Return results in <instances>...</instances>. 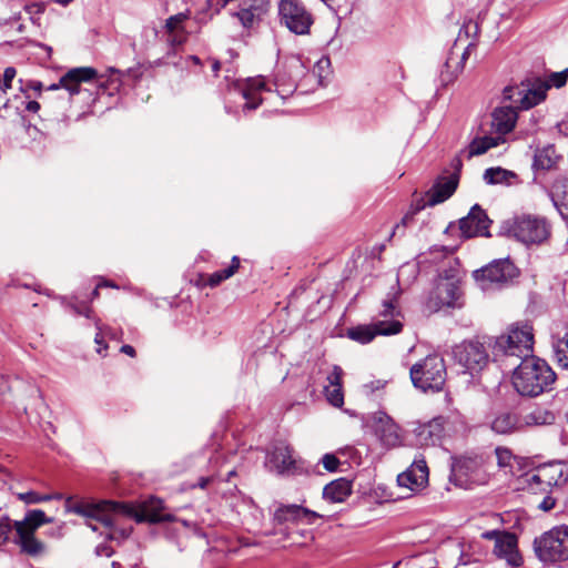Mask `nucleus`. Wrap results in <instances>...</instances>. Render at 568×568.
I'll return each mask as SVG.
<instances>
[{
    "instance_id": "f257e3e1",
    "label": "nucleus",
    "mask_w": 568,
    "mask_h": 568,
    "mask_svg": "<svg viewBox=\"0 0 568 568\" xmlns=\"http://www.w3.org/2000/svg\"><path fill=\"white\" fill-rule=\"evenodd\" d=\"M272 514L273 529L266 535L281 536V540L290 541L291 545H304L312 539L307 529H300V525H313L316 519L323 516L297 504L275 503Z\"/></svg>"
},
{
    "instance_id": "f03ea898",
    "label": "nucleus",
    "mask_w": 568,
    "mask_h": 568,
    "mask_svg": "<svg viewBox=\"0 0 568 568\" xmlns=\"http://www.w3.org/2000/svg\"><path fill=\"white\" fill-rule=\"evenodd\" d=\"M556 374L548 363L539 357H528L517 365L513 385L523 396L536 397L552 389Z\"/></svg>"
},
{
    "instance_id": "7ed1b4c3",
    "label": "nucleus",
    "mask_w": 568,
    "mask_h": 568,
    "mask_svg": "<svg viewBox=\"0 0 568 568\" xmlns=\"http://www.w3.org/2000/svg\"><path fill=\"white\" fill-rule=\"evenodd\" d=\"M71 513L87 518V525L93 530L105 535L109 539L115 538L114 524L116 515H132V507L115 501L104 500L99 504L75 503L69 507Z\"/></svg>"
},
{
    "instance_id": "20e7f679",
    "label": "nucleus",
    "mask_w": 568,
    "mask_h": 568,
    "mask_svg": "<svg viewBox=\"0 0 568 568\" xmlns=\"http://www.w3.org/2000/svg\"><path fill=\"white\" fill-rule=\"evenodd\" d=\"M488 343L495 356H514L520 361L534 357V333L527 323L511 325L506 334L489 337Z\"/></svg>"
},
{
    "instance_id": "39448f33",
    "label": "nucleus",
    "mask_w": 568,
    "mask_h": 568,
    "mask_svg": "<svg viewBox=\"0 0 568 568\" xmlns=\"http://www.w3.org/2000/svg\"><path fill=\"white\" fill-rule=\"evenodd\" d=\"M414 387L422 392H439L446 382L447 371L439 354H429L419 359L409 369Z\"/></svg>"
},
{
    "instance_id": "423d86ee",
    "label": "nucleus",
    "mask_w": 568,
    "mask_h": 568,
    "mask_svg": "<svg viewBox=\"0 0 568 568\" xmlns=\"http://www.w3.org/2000/svg\"><path fill=\"white\" fill-rule=\"evenodd\" d=\"M508 235L526 244H541L550 235V224L545 217L523 214L504 225Z\"/></svg>"
},
{
    "instance_id": "0eeeda50",
    "label": "nucleus",
    "mask_w": 568,
    "mask_h": 568,
    "mask_svg": "<svg viewBox=\"0 0 568 568\" xmlns=\"http://www.w3.org/2000/svg\"><path fill=\"white\" fill-rule=\"evenodd\" d=\"M537 557L546 564L568 560V526H557L534 541Z\"/></svg>"
},
{
    "instance_id": "6e6552de",
    "label": "nucleus",
    "mask_w": 568,
    "mask_h": 568,
    "mask_svg": "<svg viewBox=\"0 0 568 568\" xmlns=\"http://www.w3.org/2000/svg\"><path fill=\"white\" fill-rule=\"evenodd\" d=\"M518 274V270L509 258L494 260L486 266L473 272V276L484 291L510 282Z\"/></svg>"
},
{
    "instance_id": "1a4fd4ad",
    "label": "nucleus",
    "mask_w": 568,
    "mask_h": 568,
    "mask_svg": "<svg viewBox=\"0 0 568 568\" xmlns=\"http://www.w3.org/2000/svg\"><path fill=\"white\" fill-rule=\"evenodd\" d=\"M278 17L282 24L298 36L308 34L314 22L311 12L301 0H281Z\"/></svg>"
},
{
    "instance_id": "9d476101",
    "label": "nucleus",
    "mask_w": 568,
    "mask_h": 568,
    "mask_svg": "<svg viewBox=\"0 0 568 568\" xmlns=\"http://www.w3.org/2000/svg\"><path fill=\"white\" fill-rule=\"evenodd\" d=\"M455 361L470 375L479 373L488 363L489 355L478 339L464 341L453 349Z\"/></svg>"
},
{
    "instance_id": "9b49d317",
    "label": "nucleus",
    "mask_w": 568,
    "mask_h": 568,
    "mask_svg": "<svg viewBox=\"0 0 568 568\" xmlns=\"http://www.w3.org/2000/svg\"><path fill=\"white\" fill-rule=\"evenodd\" d=\"M483 465L484 460L479 456L454 458L450 466L449 479L456 486L467 488L469 485L483 480Z\"/></svg>"
},
{
    "instance_id": "f8f14e48",
    "label": "nucleus",
    "mask_w": 568,
    "mask_h": 568,
    "mask_svg": "<svg viewBox=\"0 0 568 568\" xmlns=\"http://www.w3.org/2000/svg\"><path fill=\"white\" fill-rule=\"evenodd\" d=\"M545 88H537L535 82L531 85L523 82L520 85L506 87L503 97L505 101L510 102L508 106H513L516 111L518 109L528 110L544 101L542 90Z\"/></svg>"
},
{
    "instance_id": "ddd939ff",
    "label": "nucleus",
    "mask_w": 568,
    "mask_h": 568,
    "mask_svg": "<svg viewBox=\"0 0 568 568\" xmlns=\"http://www.w3.org/2000/svg\"><path fill=\"white\" fill-rule=\"evenodd\" d=\"M463 291L459 281L446 278L438 282L428 298V307L438 311L443 307H462Z\"/></svg>"
},
{
    "instance_id": "4468645a",
    "label": "nucleus",
    "mask_w": 568,
    "mask_h": 568,
    "mask_svg": "<svg viewBox=\"0 0 568 568\" xmlns=\"http://www.w3.org/2000/svg\"><path fill=\"white\" fill-rule=\"evenodd\" d=\"M366 423L385 447L400 445L399 426L386 413L375 412L367 417Z\"/></svg>"
},
{
    "instance_id": "2eb2a0df",
    "label": "nucleus",
    "mask_w": 568,
    "mask_h": 568,
    "mask_svg": "<svg viewBox=\"0 0 568 568\" xmlns=\"http://www.w3.org/2000/svg\"><path fill=\"white\" fill-rule=\"evenodd\" d=\"M400 321H377L371 325H358L347 331V336L361 344H367L377 335H395L402 332Z\"/></svg>"
},
{
    "instance_id": "dca6fc26",
    "label": "nucleus",
    "mask_w": 568,
    "mask_h": 568,
    "mask_svg": "<svg viewBox=\"0 0 568 568\" xmlns=\"http://www.w3.org/2000/svg\"><path fill=\"white\" fill-rule=\"evenodd\" d=\"M462 160L459 158H455L453 160V166L455 168V172L449 176H440L437 179L433 187L426 193V205L435 206L439 203L448 200L456 191L459 181V170L462 169Z\"/></svg>"
},
{
    "instance_id": "f3484780",
    "label": "nucleus",
    "mask_w": 568,
    "mask_h": 568,
    "mask_svg": "<svg viewBox=\"0 0 568 568\" xmlns=\"http://www.w3.org/2000/svg\"><path fill=\"white\" fill-rule=\"evenodd\" d=\"M491 220L479 204H475L469 213L459 220V230L463 236H490L488 231Z\"/></svg>"
},
{
    "instance_id": "a211bd4d",
    "label": "nucleus",
    "mask_w": 568,
    "mask_h": 568,
    "mask_svg": "<svg viewBox=\"0 0 568 568\" xmlns=\"http://www.w3.org/2000/svg\"><path fill=\"white\" fill-rule=\"evenodd\" d=\"M266 467L278 475H291L296 471V460L293 458V449L285 443H277L267 454Z\"/></svg>"
},
{
    "instance_id": "6ab92c4d",
    "label": "nucleus",
    "mask_w": 568,
    "mask_h": 568,
    "mask_svg": "<svg viewBox=\"0 0 568 568\" xmlns=\"http://www.w3.org/2000/svg\"><path fill=\"white\" fill-rule=\"evenodd\" d=\"M97 78L98 72L92 67L73 68L62 75L58 83H53L48 87V90L64 88L70 95H74L80 92V85L82 82H90Z\"/></svg>"
},
{
    "instance_id": "aec40b11",
    "label": "nucleus",
    "mask_w": 568,
    "mask_h": 568,
    "mask_svg": "<svg viewBox=\"0 0 568 568\" xmlns=\"http://www.w3.org/2000/svg\"><path fill=\"white\" fill-rule=\"evenodd\" d=\"M532 485H544V487H560L568 480V468L561 463H552L540 466L536 473L530 475Z\"/></svg>"
},
{
    "instance_id": "412c9836",
    "label": "nucleus",
    "mask_w": 568,
    "mask_h": 568,
    "mask_svg": "<svg viewBox=\"0 0 568 568\" xmlns=\"http://www.w3.org/2000/svg\"><path fill=\"white\" fill-rule=\"evenodd\" d=\"M399 486L410 490L419 489L428 483V467L423 457L415 458L409 468L397 476Z\"/></svg>"
},
{
    "instance_id": "4be33fe9",
    "label": "nucleus",
    "mask_w": 568,
    "mask_h": 568,
    "mask_svg": "<svg viewBox=\"0 0 568 568\" xmlns=\"http://www.w3.org/2000/svg\"><path fill=\"white\" fill-rule=\"evenodd\" d=\"M494 554L505 559L513 568H518L523 564V557L517 548V537L513 532L504 531L501 538L495 542Z\"/></svg>"
},
{
    "instance_id": "5701e85b",
    "label": "nucleus",
    "mask_w": 568,
    "mask_h": 568,
    "mask_svg": "<svg viewBox=\"0 0 568 568\" xmlns=\"http://www.w3.org/2000/svg\"><path fill=\"white\" fill-rule=\"evenodd\" d=\"M444 432L445 418L443 416L435 417L414 429L416 440L420 446H435L444 436Z\"/></svg>"
},
{
    "instance_id": "b1692460",
    "label": "nucleus",
    "mask_w": 568,
    "mask_h": 568,
    "mask_svg": "<svg viewBox=\"0 0 568 568\" xmlns=\"http://www.w3.org/2000/svg\"><path fill=\"white\" fill-rule=\"evenodd\" d=\"M189 17V12H180L165 20L164 31L170 47L176 48L186 42L189 32L184 28V22Z\"/></svg>"
},
{
    "instance_id": "393cba45",
    "label": "nucleus",
    "mask_w": 568,
    "mask_h": 568,
    "mask_svg": "<svg viewBox=\"0 0 568 568\" xmlns=\"http://www.w3.org/2000/svg\"><path fill=\"white\" fill-rule=\"evenodd\" d=\"M516 121L517 111L513 106H499L491 113V128L501 138L513 131Z\"/></svg>"
},
{
    "instance_id": "a878e982",
    "label": "nucleus",
    "mask_w": 568,
    "mask_h": 568,
    "mask_svg": "<svg viewBox=\"0 0 568 568\" xmlns=\"http://www.w3.org/2000/svg\"><path fill=\"white\" fill-rule=\"evenodd\" d=\"M560 160L561 155L556 152L555 145L547 144L535 150L531 169L535 172L550 171L556 168Z\"/></svg>"
},
{
    "instance_id": "bb28decb",
    "label": "nucleus",
    "mask_w": 568,
    "mask_h": 568,
    "mask_svg": "<svg viewBox=\"0 0 568 568\" xmlns=\"http://www.w3.org/2000/svg\"><path fill=\"white\" fill-rule=\"evenodd\" d=\"M16 529V544L20 546L22 552L37 557L45 551V545L36 537V532L23 530L21 527Z\"/></svg>"
},
{
    "instance_id": "cd10ccee",
    "label": "nucleus",
    "mask_w": 568,
    "mask_h": 568,
    "mask_svg": "<svg viewBox=\"0 0 568 568\" xmlns=\"http://www.w3.org/2000/svg\"><path fill=\"white\" fill-rule=\"evenodd\" d=\"M263 90L270 91V89L266 88L264 78L258 77L247 80L245 87L242 90V95L246 100L245 104L243 105L244 111L255 110L261 105L262 99L258 97V94Z\"/></svg>"
},
{
    "instance_id": "c85d7f7f",
    "label": "nucleus",
    "mask_w": 568,
    "mask_h": 568,
    "mask_svg": "<svg viewBox=\"0 0 568 568\" xmlns=\"http://www.w3.org/2000/svg\"><path fill=\"white\" fill-rule=\"evenodd\" d=\"M352 494V481L338 478L327 484L323 489V498L331 503H343Z\"/></svg>"
},
{
    "instance_id": "c756f323",
    "label": "nucleus",
    "mask_w": 568,
    "mask_h": 568,
    "mask_svg": "<svg viewBox=\"0 0 568 568\" xmlns=\"http://www.w3.org/2000/svg\"><path fill=\"white\" fill-rule=\"evenodd\" d=\"M53 519L48 517L43 510L41 509H31L26 513V516L22 520L14 521V528L21 527L23 530H30L36 532V530L42 526L43 524L52 523Z\"/></svg>"
},
{
    "instance_id": "7c9ffc66",
    "label": "nucleus",
    "mask_w": 568,
    "mask_h": 568,
    "mask_svg": "<svg viewBox=\"0 0 568 568\" xmlns=\"http://www.w3.org/2000/svg\"><path fill=\"white\" fill-rule=\"evenodd\" d=\"M484 181L487 184L494 185V184H507L510 185L513 180L517 179V175L515 172L503 169V168H489L485 170Z\"/></svg>"
},
{
    "instance_id": "2f4dec72",
    "label": "nucleus",
    "mask_w": 568,
    "mask_h": 568,
    "mask_svg": "<svg viewBox=\"0 0 568 568\" xmlns=\"http://www.w3.org/2000/svg\"><path fill=\"white\" fill-rule=\"evenodd\" d=\"M475 47V43L474 42H470L467 48L464 50L462 57L459 59H455L453 53H450V55L447 58L446 62H445V68H446V71L448 72L450 69H454L453 70V74L450 77H447L445 75L444 72H442V81L447 83L449 81H453L457 74L459 72L463 71L464 69V64H465V61L468 59L469 57V50L470 48Z\"/></svg>"
},
{
    "instance_id": "473e14b6",
    "label": "nucleus",
    "mask_w": 568,
    "mask_h": 568,
    "mask_svg": "<svg viewBox=\"0 0 568 568\" xmlns=\"http://www.w3.org/2000/svg\"><path fill=\"white\" fill-rule=\"evenodd\" d=\"M505 142V139L500 135L497 136H480L476 138L469 144V156L481 155L487 152L489 149L499 145Z\"/></svg>"
},
{
    "instance_id": "72a5a7b5",
    "label": "nucleus",
    "mask_w": 568,
    "mask_h": 568,
    "mask_svg": "<svg viewBox=\"0 0 568 568\" xmlns=\"http://www.w3.org/2000/svg\"><path fill=\"white\" fill-rule=\"evenodd\" d=\"M518 418L515 414L503 413L495 417L491 429L497 434H509L517 429Z\"/></svg>"
},
{
    "instance_id": "f704fd0d",
    "label": "nucleus",
    "mask_w": 568,
    "mask_h": 568,
    "mask_svg": "<svg viewBox=\"0 0 568 568\" xmlns=\"http://www.w3.org/2000/svg\"><path fill=\"white\" fill-rule=\"evenodd\" d=\"M568 80V69H565L560 72H551L546 80L536 79L535 83L537 88L546 87L542 90L544 100L546 99V92L555 87L561 88L567 83Z\"/></svg>"
},
{
    "instance_id": "c9c22d12",
    "label": "nucleus",
    "mask_w": 568,
    "mask_h": 568,
    "mask_svg": "<svg viewBox=\"0 0 568 568\" xmlns=\"http://www.w3.org/2000/svg\"><path fill=\"white\" fill-rule=\"evenodd\" d=\"M239 267L240 258L237 256H233L230 266L216 271L207 276V285H210L211 287L220 285L223 281L230 278L237 271Z\"/></svg>"
},
{
    "instance_id": "e433bc0d",
    "label": "nucleus",
    "mask_w": 568,
    "mask_h": 568,
    "mask_svg": "<svg viewBox=\"0 0 568 568\" xmlns=\"http://www.w3.org/2000/svg\"><path fill=\"white\" fill-rule=\"evenodd\" d=\"M554 352L557 363L568 369V332L562 337H558L554 343Z\"/></svg>"
},
{
    "instance_id": "4c0bfd02",
    "label": "nucleus",
    "mask_w": 568,
    "mask_h": 568,
    "mask_svg": "<svg viewBox=\"0 0 568 568\" xmlns=\"http://www.w3.org/2000/svg\"><path fill=\"white\" fill-rule=\"evenodd\" d=\"M378 315L383 317L382 321H399L400 310L398 308L396 296L383 301Z\"/></svg>"
},
{
    "instance_id": "58836bf2",
    "label": "nucleus",
    "mask_w": 568,
    "mask_h": 568,
    "mask_svg": "<svg viewBox=\"0 0 568 568\" xmlns=\"http://www.w3.org/2000/svg\"><path fill=\"white\" fill-rule=\"evenodd\" d=\"M555 422V415L546 409L537 408L526 417L528 425H551Z\"/></svg>"
},
{
    "instance_id": "ea45409f",
    "label": "nucleus",
    "mask_w": 568,
    "mask_h": 568,
    "mask_svg": "<svg viewBox=\"0 0 568 568\" xmlns=\"http://www.w3.org/2000/svg\"><path fill=\"white\" fill-rule=\"evenodd\" d=\"M136 521H149L151 524H158V523H166L171 521L173 517L169 514H161L156 510H149L145 509L141 514H136Z\"/></svg>"
},
{
    "instance_id": "a19ab883",
    "label": "nucleus",
    "mask_w": 568,
    "mask_h": 568,
    "mask_svg": "<svg viewBox=\"0 0 568 568\" xmlns=\"http://www.w3.org/2000/svg\"><path fill=\"white\" fill-rule=\"evenodd\" d=\"M497 465L500 469H509L513 468V462L515 460V456L513 453L506 447H497L495 449Z\"/></svg>"
},
{
    "instance_id": "79ce46f5",
    "label": "nucleus",
    "mask_w": 568,
    "mask_h": 568,
    "mask_svg": "<svg viewBox=\"0 0 568 568\" xmlns=\"http://www.w3.org/2000/svg\"><path fill=\"white\" fill-rule=\"evenodd\" d=\"M426 206V204L422 201H419L417 203V205L412 209L409 212H407L400 220L399 223H397L394 229H393V232L389 236V239H392L399 230L400 227H406L408 224H410L413 221H414V216L417 212H419L420 210H423L424 207Z\"/></svg>"
},
{
    "instance_id": "37998d69",
    "label": "nucleus",
    "mask_w": 568,
    "mask_h": 568,
    "mask_svg": "<svg viewBox=\"0 0 568 568\" xmlns=\"http://www.w3.org/2000/svg\"><path fill=\"white\" fill-rule=\"evenodd\" d=\"M325 395L327 400L335 407H341L344 404L342 386H325Z\"/></svg>"
},
{
    "instance_id": "c03bdc74",
    "label": "nucleus",
    "mask_w": 568,
    "mask_h": 568,
    "mask_svg": "<svg viewBox=\"0 0 568 568\" xmlns=\"http://www.w3.org/2000/svg\"><path fill=\"white\" fill-rule=\"evenodd\" d=\"M14 528V521L9 516L0 514V546L6 544L9 539V535Z\"/></svg>"
},
{
    "instance_id": "a18cd8bd",
    "label": "nucleus",
    "mask_w": 568,
    "mask_h": 568,
    "mask_svg": "<svg viewBox=\"0 0 568 568\" xmlns=\"http://www.w3.org/2000/svg\"><path fill=\"white\" fill-rule=\"evenodd\" d=\"M7 6L10 9L8 18H0V27L12 24L21 19V6L14 1H9Z\"/></svg>"
},
{
    "instance_id": "49530a36",
    "label": "nucleus",
    "mask_w": 568,
    "mask_h": 568,
    "mask_svg": "<svg viewBox=\"0 0 568 568\" xmlns=\"http://www.w3.org/2000/svg\"><path fill=\"white\" fill-rule=\"evenodd\" d=\"M19 499L26 504H38L51 499L50 495H40L36 491H28L18 495Z\"/></svg>"
},
{
    "instance_id": "de8ad7c7",
    "label": "nucleus",
    "mask_w": 568,
    "mask_h": 568,
    "mask_svg": "<svg viewBox=\"0 0 568 568\" xmlns=\"http://www.w3.org/2000/svg\"><path fill=\"white\" fill-rule=\"evenodd\" d=\"M274 84H275V87L277 89V92L280 93V95L282 98L293 93V91L295 89V83L294 82H290L288 84H285L283 79L281 78L280 73H277L275 75Z\"/></svg>"
},
{
    "instance_id": "09e8293b",
    "label": "nucleus",
    "mask_w": 568,
    "mask_h": 568,
    "mask_svg": "<svg viewBox=\"0 0 568 568\" xmlns=\"http://www.w3.org/2000/svg\"><path fill=\"white\" fill-rule=\"evenodd\" d=\"M479 31H480L479 23L471 19H469L468 21H465L460 29V33L464 32L466 34V37L473 38V39H476L478 37Z\"/></svg>"
},
{
    "instance_id": "8fccbe9b",
    "label": "nucleus",
    "mask_w": 568,
    "mask_h": 568,
    "mask_svg": "<svg viewBox=\"0 0 568 568\" xmlns=\"http://www.w3.org/2000/svg\"><path fill=\"white\" fill-rule=\"evenodd\" d=\"M322 464L328 471H335L339 466V459L333 454H325L322 457Z\"/></svg>"
},
{
    "instance_id": "3c124183",
    "label": "nucleus",
    "mask_w": 568,
    "mask_h": 568,
    "mask_svg": "<svg viewBox=\"0 0 568 568\" xmlns=\"http://www.w3.org/2000/svg\"><path fill=\"white\" fill-rule=\"evenodd\" d=\"M343 369L339 366H334L332 372L327 376V386H342Z\"/></svg>"
},
{
    "instance_id": "603ef678",
    "label": "nucleus",
    "mask_w": 568,
    "mask_h": 568,
    "mask_svg": "<svg viewBox=\"0 0 568 568\" xmlns=\"http://www.w3.org/2000/svg\"><path fill=\"white\" fill-rule=\"evenodd\" d=\"M530 475L531 474H527L525 479L527 488L530 493H532L534 495H542L552 491L550 487H544V485H532L530 480Z\"/></svg>"
},
{
    "instance_id": "864d4df0",
    "label": "nucleus",
    "mask_w": 568,
    "mask_h": 568,
    "mask_svg": "<svg viewBox=\"0 0 568 568\" xmlns=\"http://www.w3.org/2000/svg\"><path fill=\"white\" fill-rule=\"evenodd\" d=\"M235 14L240 19L241 23L244 27L248 28L252 26V23L254 21V13L252 12L251 9H247V8L241 9Z\"/></svg>"
},
{
    "instance_id": "5fc2aeb1",
    "label": "nucleus",
    "mask_w": 568,
    "mask_h": 568,
    "mask_svg": "<svg viewBox=\"0 0 568 568\" xmlns=\"http://www.w3.org/2000/svg\"><path fill=\"white\" fill-rule=\"evenodd\" d=\"M556 506V498L551 496V493L545 494L541 501L538 503L537 507L542 511H550Z\"/></svg>"
},
{
    "instance_id": "6e6d98bb",
    "label": "nucleus",
    "mask_w": 568,
    "mask_h": 568,
    "mask_svg": "<svg viewBox=\"0 0 568 568\" xmlns=\"http://www.w3.org/2000/svg\"><path fill=\"white\" fill-rule=\"evenodd\" d=\"M16 74H17V71L13 67H8L4 69L3 80H2V83L0 84L3 90L11 88V83H12V80L14 79Z\"/></svg>"
},
{
    "instance_id": "4d7b16f0",
    "label": "nucleus",
    "mask_w": 568,
    "mask_h": 568,
    "mask_svg": "<svg viewBox=\"0 0 568 568\" xmlns=\"http://www.w3.org/2000/svg\"><path fill=\"white\" fill-rule=\"evenodd\" d=\"M70 307L78 315H83L88 318L91 317L92 308L88 304H71Z\"/></svg>"
},
{
    "instance_id": "13d9d810",
    "label": "nucleus",
    "mask_w": 568,
    "mask_h": 568,
    "mask_svg": "<svg viewBox=\"0 0 568 568\" xmlns=\"http://www.w3.org/2000/svg\"><path fill=\"white\" fill-rule=\"evenodd\" d=\"M230 1L229 0H207L206 4L209 10L213 12V14L219 13Z\"/></svg>"
},
{
    "instance_id": "bf43d9fd",
    "label": "nucleus",
    "mask_w": 568,
    "mask_h": 568,
    "mask_svg": "<svg viewBox=\"0 0 568 568\" xmlns=\"http://www.w3.org/2000/svg\"><path fill=\"white\" fill-rule=\"evenodd\" d=\"M108 84L111 87L112 90L118 91L120 85H121L119 77L111 78L110 80H108ZM98 85L102 90H106L108 89L106 81L98 80Z\"/></svg>"
},
{
    "instance_id": "052dcab7",
    "label": "nucleus",
    "mask_w": 568,
    "mask_h": 568,
    "mask_svg": "<svg viewBox=\"0 0 568 568\" xmlns=\"http://www.w3.org/2000/svg\"><path fill=\"white\" fill-rule=\"evenodd\" d=\"M95 554L98 556L111 557L113 555V549L106 544H101L95 547Z\"/></svg>"
},
{
    "instance_id": "680f3d73",
    "label": "nucleus",
    "mask_w": 568,
    "mask_h": 568,
    "mask_svg": "<svg viewBox=\"0 0 568 568\" xmlns=\"http://www.w3.org/2000/svg\"><path fill=\"white\" fill-rule=\"evenodd\" d=\"M504 531H500V530H487L485 532L481 534V537L484 539H488V540H495V542H497L498 539L501 538V535H504Z\"/></svg>"
},
{
    "instance_id": "e2e57ef3",
    "label": "nucleus",
    "mask_w": 568,
    "mask_h": 568,
    "mask_svg": "<svg viewBox=\"0 0 568 568\" xmlns=\"http://www.w3.org/2000/svg\"><path fill=\"white\" fill-rule=\"evenodd\" d=\"M560 205L568 210V182L562 184V192L560 196Z\"/></svg>"
},
{
    "instance_id": "0e129e2a",
    "label": "nucleus",
    "mask_w": 568,
    "mask_h": 568,
    "mask_svg": "<svg viewBox=\"0 0 568 568\" xmlns=\"http://www.w3.org/2000/svg\"><path fill=\"white\" fill-rule=\"evenodd\" d=\"M43 88V84L42 82L38 81V80H30L26 83V89H30V90H33V91H37V92H41Z\"/></svg>"
},
{
    "instance_id": "69168bd1",
    "label": "nucleus",
    "mask_w": 568,
    "mask_h": 568,
    "mask_svg": "<svg viewBox=\"0 0 568 568\" xmlns=\"http://www.w3.org/2000/svg\"><path fill=\"white\" fill-rule=\"evenodd\" d=\"M47 535L54 537V538H61L63 536V525H59L57 527L50 528L47 531Z\"/></svg>"
},
{
    "instance_id": "338daca9",
    "label": "nucleus",
    "mask_w": 568,
    "mask_h": 568,
    "mask_svg": "<svg viewBox=\"0 0 568 568\" xmlns=\"http://www.w3.org/2000/svg\"><path fill=\"white\" fill-rule=\"evenodd\" d=\"M95 326H97V328L99 329V333H97L94 341H95V343H97L98 345H102V343H103V335H104V331H103V328L100 326V321H97V322H95Z\"/></svg>"
},
{
    "instance_id": "774afa93",
    "label": "nucleus",
    "mask_w": 568,
    "mask_h": 568,
    "mask_svg": "<svg viewBox=\"0 0 568 568\" xmlns=\"http://www.w3.org/2000/svg\"><path fill=\"white\" fill-rule=\"evenodd\" d=\"M120 352H121V353H124V354H126V355H129V356H131V357H134V356H135V349H134V347H133V346H131V345H128V344L122 345V346H121V348H120Z\"/></svg>"
}]
</instances>
